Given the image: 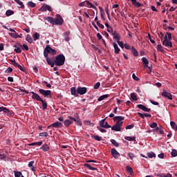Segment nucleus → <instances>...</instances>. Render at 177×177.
Instances as JSON below:
<instances>
[{
  "instance_id": "nucleus-1",
  "label": "nucleus",
  "mask_w": 177,
  "mask_h": 177,
  "mask_svg": "<svg viewBox=\"0 0 177 177\" xmlns=\"http://www.w3.org/2000/svg\"><path fill=\"white\" fill-rule=\"evenodd\" d=\"M54 61L56 66H63L64 64V62H66V57H64V55L63 54H59L55 57Z\"/></svg>"
},
{
  "instance_id": "nucleus-2",
  "label": "nucleus",
  "mask_w": 177,
  "mask_h": 177,
  "mask_svg": "<svg viewBox=\"0 0 177 177\" xmlns=\"http://www.w3.org/2000/svg\"><path fill=\"white\" fill-rule=\"evenodd\" d=\"M49 53H50V55L55 56V55H56V50L55 49L52 48V47H50L49 46H46L44 50V57H48V55H49Z\"/></svg>"
},
{
  "instance_id": "nucleus-3",
  "label": "nucleus",
  "mask_w": 177,
  "mask_h": 177,
  "mask_svg": "<svg viewBox=\"0 0 177 177\" xmlns=\"http://www.w3.org/2000/svg\"><path fill=\"white\" fill-rule=\"evenodd\" d=\"M63 23H64L63 17H62L60 15H57L55 19H54V24L55 26H62Z\"/></svg>"
},
{
  "instance_id": "nucleus-4",
  "label": "nucleus",
  "mask_w": 177,
  "mask_h": 177,
  "mask_svg": "<svg viewBox=\"0 0 177 177\" xmlns=\"http://www.w3.org/2000/svg\"><path fill=\"white\" fill-rule=\"evenodd\" d=\"M125 120V118L122 116H115L113 118V120L115 121V124H118L119 125H122L124 124V121Z\"/></svg>"
},
{
  "instance_id": "nucleus-5",
  "label": "nucleus",
  "mask_w": 177,
  "mask_h": 177,
  "mask_svg": "<svg viewBox=\"0 0 177 177\" xmlns=\"http://www.w3.org/2000/svg\"><path fill=\"white\" fill-rule=\"evenodd\" d=\"M39 93L43 95L44 97H47V96H50L52 95V91L50 90H44L42 88L39 89Z\"/></svg>"
},
{
  "instance_id": "nucleus-6",
  "label": "nucleus",
  "mask_w": 177,
  "mask_h": 177,
  "mask_svg": "<svg viewBox=\"0 0 177 177\" xmlns=\"http://www.w3.org/2000/svg\"><path fill=\"white\" fill-rule=\"evenodd\" d=\"M4 112L8 117H12V112L8 108L5 106H0V113Z\"/></svg>"
},
{
  "instance_id": "nucleus-7",
  "label": "nucleus",
  "mask_w": 177,
  "mask_h": 177,
  "mask_svg": "<svg viewBox=\"0 0 177 177\" xmlns=\"http://www.w3.org/2000/svg\"><path fill=\"white\" fill-rule=\"evenodd\" d=\"M40 12H46V10H48V12H52V7L50 6L47 4H43V6L39 9Z\"/></svg>"
},
{
  "instance_id": "nucleus-8",
  "label": "nucleus",
  "mask_w": 177,
  "mask_h": 177,
  "mask_svg": "<svg viewBox=\"0 0 177 177\" xmlns=\"http://www.w3.org/2000/svg\"><path fill=\"white\" fill-rule=\"evenodd\" d=\"M161 95L163 96V97H166L167 99H169V100H172V94L170 93H168V91L163 90Z\"/></svg>"
},
{
  "instance_id": "nucleus-9",
  "label": "nucleus",
  "mask_w": 177,
  "mask_h": 177,
  "mask_svg": "<svg viewBox=\"0 0 177 177\" xmlns=\"http://www.w3.org/2000/svg\"><path fill=\"white\" fill-rule=\"evenodd\" d=\"M88 88L86 87H81L78 86L77 87V93L78 95H85L86 93Z\"/></svg>"
},
{
  "instance_id": "nucleus-10",
  "label": "nucleus",
  "mask_w": 177,
  "mask_h": 177,
  "mask_svg": "<svg viewBox=\"0 0 177 177\" xmlns=\"http://www.w3.org/2000/svg\"><path fill=\"white\" fill-rule=\"evenodd\" d=\"M32 93V99H34L35 100H37V102H42V98L37 93H35L34 91L30 92Z\"/></svg>"
},
{
  "instance_id": "nucleus-11",
  "label": "nucleus",
  "mask_w": 177,
  "mask_h": 177,
  "mask_svg": "<svg viewBox=\"0 0 177 177\" xmlns=\"http://www.w3.org/2000/svg\"><path fill=\"white\" fill-rule=\"evenodd\" d=\"M163 46H166V48H172V42H171V40L168 39H165L162 41Z\"/></svg>"
},
{
  "instance_id": "nucleus-12",
  "label": "nucleus",
  "mask_w": 177,
  "mask_h": 177,
  "mask_svg": "<svg viewBox=\"0 0 177 177\" xmlns=\"http://www.w3.org/2000/svg\"><path fill=\"white\" fill-rule=\"evenodd\" d=\"M84 6H87L88 8H92V9H94L96 10L97 8L92 3L89 2V1H84Z\"/></svg>"
},
{
  "instance_id": "nucleus-13",
  "label": "nucleus",
  "mask_w": 177,
  "mask_h": 177,
  "mask_svg": "<svg viewBox=\"0 0 177 177\" xmlns=\"http://www.w3.org/2000/svg\"><path fill=\"white\" fill-rule=\"evenodd\" d=\"M50 127H53V128H62L63 127V123L60 122H57L49 125L48 128H50Z\"/></svg>"
},
{
  "instance_id": "nucleus-14",
  "label": "nucleus",
  "mask_w": 177,
  "mask_h": 177,
  "mask_svg": "<svg viewBox=\"0 0 177 177\" xmlns=\"http://www.w3.org/2000/svg\"><path fill=\"white\" fill-rule=\"evenodd\" d=\"M121 127H122L121 124H118L115 123L112 127V131H115L116 132H120L121 131Z\"/></svg>"
},
{
  "instance_id": "nucleus-15",
  "label": "nucleus",
  "mask_w": 177,
  "mask_h": 177,
  "mask_svg": "<svg viewBox=\"0 0 177 177\" xmlns=\"http://www.w3.org/2000/svg\"><path fill=\"white\" fill-rule=\"evenodd\" d=\"M138 108L140 109V110H142V111H146L147 113H150L151 110L150 109L146 107L143 104H138Z\"/></svg>"
},
{
  "instance_id": "nucleus-16",
  "label": "nucleus",
  "mask_w": 177,
  "mask_h": 177,
  "mask_svg": "<svg viewBox=\"0 0 177 177\" xmlns=\"http://www.w3.org/2000/svg\"><path fill=\"white\" fill-rule=\"evenodd\" d=\"M111 153L113 157H114L115 158H118L120 157V156H121V154H120V153L118 151H117L115 149H112L111 150Z\"/></svg>"
},
{
  "instance_id": "nucleus-17",
  "label": "nucleus",
  "mask_w": 177,
  "mask_h": 177,
  "mask_svg": "<svg viewBox=\"0 0 177 177\" xmlns=\"http://www.w3.org/2000/svg\"><path fill=\"white\" fill-rule=\"evenodd\" d=\"M71 94L72 95V96H75V97H78L77 88L76 89L75 87L71 88Z\"/></svg>"
},
{
  "instance_id": "nucleus-18",
  "label": "nucleus",
  "mask_w": 177,
  "mask_h": 177,
  "mask_svg": "<svg viewBox=\"0 0 177 177\" xmlns=\"http://www.w3.org/2000/svg\"><path fill=\"white\" fill-rule=\"evenodd\" d=\"M46 57V60L48 63V66H50V67H55V61L53 62L52 59H50V58H49L48 56L47 57Z\"/></svg>"
},
{
  "instance_id": "nucleus-19",
  "label": "nucleus",
  "mask_w": 177,
  "mask_h": 177,
  "mask_svg": "<svg viewBox=\"0 0 177 177\" xmlns=\"http://www.w3.org/2000/svg\"><path fill=\"white\" fill-rule=\"evenodd\" d=\"M113 45L114 52H115V55H118V53H120V48H118V44H117V43L114 42L113 44Z\"/></svg>"
},
{
  "instance_id": "nucleus-20",
  "label": "nucleus",
  "mask_w": 177,
  "mask_h": 177,
  "mask_svg": "<svg viewBox=\"0 0 177 177\" xmlns=\"http://www.w3.org/2000/svg\"><path fill=\"white\" fill-rule=\"evenodd\" d=\"M44 20H47L48 23H50L51 24L55 25V18L52 17H47L44 19Z\"/></svg>"
},
{
  "instance_id": "nucleus-21",
  "label": "nucleus",
  "mask_w": 177,
  "mask_h": 177,
  "mask_svg": "<svg viewBox=\"0 0 177 177\" xmlns=\"http://www.w3.org/2000/svg\"><path fill=\"white\" fill-rule=\"evenodd\" d=\"M40 149H41V150H42L43 151H45V152H46V151H49V147H48V145H46V144H44V145H43L41 147H40Z\"/></svg>"
},
{
  "instance_id": "nucleus-22",
  "label": "nucleus",
  "mask_w": 177,
  "mask_h": 177,
  "mask_svg": "<svg viewBox=\"0 0 177 177\" xmlns=\"http://www.w3.org/2000/svg\"><path fill=\"white\" fill-rule=\"evenodd\" d=\"M28 167L30 168L31 171H33V172H35V167H34V161L29 162Z\"/></svg>"
},
{
  "instance_id": "nucleus-23",
  "label": "nucleus",
  "mask_w": 177,
  "mask_h": 177,
  "mask_svg": "<svg viewBox=\"0 0 177 177\" xmlns=\"http://www.w3.org/2000/svg\"><path fill=\"white\" fill-rule=\"evenodd\" d=\"M142 63L144 64V67H149V60L147 59V58L143 57L142 58Z\"/></svg>"
},
{
  "instance_id": "nucleus-24",
  "label": "nucleus",
  "mask_w": 177,
  "mask_h": 177,
  "mask_svg": "<svg viewBox=\"0 0 177 177\" xmlns=\"http://www.w3.org/2000/svg\"><path fill=\"white\" fill-rule=\"evenodd\" d=\"M157 50L158 52H161V53H164L165 52V50H164V47H162V46H161V44H158Z\"/></svg>"
},
{
  "instance_id": "nucleus-25",
  "label": "nucleus",
  "mask_w": 177,
  "mask_h": 177,
  "mask_svg": "<svg viewBox=\"0 0 177 177\" xmlns=\"http://www.w3.org/2000/svg\"><path fill=\"white\" fill-rule=\"evenodd\" d=\"M112 35L113 36V39H115L117 42H118L120 39H121V37L120 36V34L116 33V32Z\"/></svg>"
},
{
  "instance_id": "nucleus-26",
  "label": "nucleus",
  "mask_w": 177,
  "mask_h": 177,
  "mask_svg": "<svg viewBox=\"0 0 177 177\" xmlns=\"http://www.w3.org/2000/svg\"><path fill=\"white\" fill-rule=\"evenodd\" d=\"M147 156L148 158H156V153L153 151L148 152Z\"/></svg>"
},
{
  "instance_id": "nucleus-27",
  "label": "nucleus",
  "mask_w": 177,
  "mask_h": 177,
  "mask_svg": "<svg viewBox=\"0 0 177 177\" xmlns=\"http://www.w3.org/2000/svg\"><path fill=\"white\" fill-rule=\"evenodd\" d=\"M26 41H27L28 44H32V42L34 41V40L32 39V37H31V35H26Z\"/></svg>"
},
{
  "instance_id": "nucleus-28",
  "label": "nucleus",
  "mask_w": 177,
  "mask_h": 177,
  "mask_svg": "<svg viewBox=\"0 0 177 177\" xmlns=\"http://www.w3.org/2000/svg\"><path fill=\"white\" fill-rule=\"evenodd\" d=\"M124 139L129 140V142H136V138L135 137L127 136Z\"/></svg>"
},
{
  "instance_id": "nucleus-29",
  "label": "nucleus",
  "mask_w": 177,
  "mask_h": 177,
  "mask_svg": "<svg viewBox=\"0 0 177 177\" xmlns=\"http://www.w3.org/2000/svg\"><path fill=\"white\" fill-rule=\"evenodd\" d=\"M131 52L133 55V56L136 57L138 56L139 53H138V50H136V48L133 46H131Z\"/></svg>"
},
{
  "instance_id": "nucleus-30",
  "label": "nucleus",
  "mask_w": 177,
  "mask_h": 177,
  "mask_svg": "<svg viewBox=\"0 0 177 177\" xmlns=\"http://www.w3.org/2000/svg\"><path fill=\"white\" fill-rule=\"evenodd\" d=\"M15 2H16V3H17L18 5H19V8L21 9H24V4H23V2L20 0H14Z\"/></svg>"
},
{
  "instance_id": "nucleus-31",
  "label": "nucleus",
  "mask_w": 177,
  "mask_h": 177,
  "mask_svg": "<svg viewBox=\"0 0 177 177\" xmlns=\"http://www.w3.org/2000/svg\"><path fill=\"white\" fill-rule=\"evenodd\" d=\"M71 124H73V121L70 120H66L64 121V124L65 125V127H66V128H68V127H70Z\"/></svg>"
},
{
  "instance_id": "nucleus-32",
  "label": "nucleus",
  "mask_w": 177,
  "mask_h": 177,
  "mask_svg": "<svg viewBox=\"0 0 177 177\" xmlns=\"http://www.w3.org/2000/svg\"><path fill=\"white\" fill-rule=\"evenodd\" d=\"M12 15H15V11L12 10H8L6 12V15L7 16V17H9V16H12Z\"/></svg>"
},
{
  "instance_id": "nucleus-33",
  "label": "nucleus",
  "mask_w": 177,
  "mask_h": 177,
  "mask_svg": "<svg viewBox=\"0 0 177 177\" xmlns=\"http://www.w3.org/2000/svg\"><path fill=\"white\" fill-rule=\"evenodd\" d=\"M109 94H105L104 95H101L99 98H98V102H102V100H104V99H106V97H109Z\"/></svg>"
},
{
  "instance_id": "nucleus-34",
  "label": "nucleus",
  "mask_w": 177,
  "mask_h": 177,
  "mask_svg": "<svg viewBox=\"0 0 177 177\" xmlns=\"http://www.w3.org/2000/svg\"><path fill=\"white\" fill-rule=\"evenodd\" d=\"M42 145V141H39L37 142H32L28 145V146H41Z\"/></svg>"
},
{
  "instance_id": "nucleus-35",
  "label": "nucleus",
  "mask_w": 177,
  "mask_h": 177,
  "mask_svg": "<svg viewBox=\"0 0 177 177\" xmlns=\"http://www.w3.org/2000/svg\"><path fill=\"white\" fill-rule=\"evenodd\" d=\"M165 39H169L171 41V39H172V35L169 32H167L165 36Z\"/></svg>"
},
{
  "instance_id": "nucleus-36",
  "label": "nucleus",
  "mask_w": 177,
  "mask_h": 177,
  "mask_svg": "<svg viewBox=\"0 0 177 177\" xmlns=\"http://www.w3.org/2000/svg\"><path fill=\"white\" fill-rule=\"evenodd\" d=\"M40 102L42 103L43 110H46V109H48V104H46V102L44 101V100H42V101Z\"/></svg>"
},
{
  "instance_id": "nucleus-37",
  "label": "nucleus",
  "mask_w": 177,
  "mask_h": 177,
  "mask_svg": "<svg viewBox=\"0 0 177 177\" xmlns=\"http://www.w3.org/2000/svg\"><path fill=\"white\" fill-rule=\"evenodd\" d=\"M84 165L86 168H88V169H91V171H96V168L93 167L90 164L86 163Z\"/></svg>"
},
{
  "instance_id": "nucleus-38",
  "label": "nucleus",
  "mask_w": 177,
  "mask_h": 177,
  "mask_svg": "<svg viewBox=\"0 0 177 177\" xmlns=\"http://www.w3.org/2000/svg\"><path fill=\"white\" fill-rule=\"evenodd\" d=\"M15 176V177H21L24 176L23 174H21V171H14Z\"/></svg>"
},
{
  "instance_id": "nucleus-39",
  "label": "nucleus",
  "mask_w": 177,
  "mask_h": 177,
  "mask_svg": "<svg viewBox=\"0 0 177 177\" xmlns=\"http://www.w3.org/2000/svg\"><path fill=\"white\" fill-rule=\"evenodd\" d=\"M14 48H15V52H16V53H21V48L18 47L17 45H15Z\"/></svg>"
},
{
  "instance_id": "nucleus-40",
  "label": "nucleus",
  "mask_w": 177,
  "mask_h": 177,
  "mask_svg": "<svg viewBox=\"0 0 177 177\" xmlns=\"http://www.w3.org/2000/svg\"><path fill=\"white\" fill-rule=\"evenodd\" d=\"M18 46H22L23 50H28V46H27V44L21 45V44H18Z\"/></svg>"
},
{
  "instance_id": "nucleus-41",
  "label": "nucleus",
  "mask_w": 177,
  "mask_h": 177,
  "mask_svg": "<svg viewBox=\"0 0 177 177\" xmlns=\"http://www.w3.org/2000/svg\"><path fill=\"white\" fill-rule=\"evenodd\" d=\"M40 35L38 32H35L33 34V39L34 41H37V39H39Z\"/></svg>"
},
{
  "instance_id": "nucleus-42",
  "label": "nucleus",
  "mask_w": 177,
  "mask_h": 177,
  "mask_svg": "<svg viewBox=\"0 0 177 177\" xmlns=\"http://www.w3.org/2000/svg\"><path fill=\"white\" fill-rule=\"evenodd\" d=\"M28 6H29L30 8H35V6H37V4H35V3L32 1H29L28 2Z\"/></svg>"
},
{
  "instance_id": "nucleus-43",
  "label": "nucleus",
  "mask_w": 177,
  "mask_h": 177,
  "mask_svg": "<svg viewBox=\"0 0 177 177\" xmlns=\"http://www.w3.org/2000/svg\"><path fill=\"white\" fill-rule=\"evenodd\" d=\"M111 143H112V145H113V146H115V147H118V146H120V145L118 144V142H117V141H115V140H111Z\"/></svg>"
},
{
  "instance_id": "nucleus-44",
  "label": "nucleus",
  "mask_w": 177,
  "mask_h": 177,
  "mask_svg": "<svg viewBox=\"0 0 177 177\" xmlns=\"http://www.w3.org/2000/svg\"><path fill=\"white\" fill-rule=\"evenodd\" d=\"M170 125H171L172 129H174V131H175V129H176V123L175 122H174V121L170 122Z\"/></svg>"
},
{
  "instance_id": "nucleus-45",
  "label": "nucleus",
  "mask_w": 177,
  "mask_h": 177,
  "mask_svg": "<svg viewBox=\"0 0 177 177\" xmlns=\"http://www.w3.org/2000/svg\"><path fill=\"white\" fill-rule=\"evenodd\" d=\"M171 157H176L177 156V151L176 149H172L171 152Z\"/></svg>"
},
{
  "instance_id": "nucleus-46",
  "label": "nucleus",
  "mask_w": 177,
  "mask_h": 177,
  "mask_svg": "<svg viewBox=\"0 0 177 177\" xmlns=\"http://www.w3.org/2000/svg\"><path fill=\"white\" fill-rule=\"evenodd\" d=\"M149 127L150 128H157V127H158V124H157V122H153L149 124Z\"/></svg>"
},
{
  "instance_id": "nucleus-47",
  "label": "nucleus",
  "mask_w": 177,
  "mask_h": 177,
  "mask_svg": "<svg viewBox=\"0 0 177 177\" xmlns=\"http://www.w3.org/2000/svg\"><path fill=\"white\" fill-rule=\"evenodd\" d=\"M107 31H108V32L111 34V35H113L115 32V31L113 30V28L112 27L108 28Z\"/></svg>"
},
{
  "instance_id": "nucleus-48",
  "label": "nucleus",
  "mask_w": 177,
  "mask_h": 177,
  "mask_svg": "<svg viewBox=\"0 0 177 177\" xmlns=\"http://www.w3.org/2000/svg\"><path fill=\"white\" fill-rule=\"evenodd\" d=\"M118 44L119 45V46H120V48H122V49H124V42L121 41L119 40V41H117Z\"/></svg>"
},
{
  "instance_id": "nucleus-49",
  "label": "nucleus",
  "mask_w": 177,
  "mask_h": 177,
  "mask_svg": "<svg viewBox=\"0 0 177 177\" xmlns=\"http://www.w3.org/2000/svg\"><path fill=\"white\" fill-rule=\"evenodd\" d=\"M131 97L133 100H138V97H136V95H135L133 93L131 94Z\"/></svg>"
},
{
  "instance_id": "nucleus-50",
  "label": "nucleus",
  "mask_w": 177,
  "mask_h": 177,
  "mask_svg": "<svg viewBox=\"0 0 177 177\" xmlns=\"http://www.w3.org/2000/svg\"><path fill=\"white\" fill-rule=\"evenodd\" d=\"M128 156L129 157L130 160H133V158H135V154L131 152L128 153Z\"/></svg>"
},
{
  "instance_id": "nucleus-51",
  "label": "nucleus",
  "mask_w": 177,
  "mask_h": 177,
  "mask_svg": "<svg viewBox=\"0 0 177 177\" xmlns=\"http://www.w3.org/2000/svg\"><path fill=\"white\" fill-rule=\"evenodd\" d=\"M100 86V82H98L94 84L93 88L94 89H99Z\"/></svg>"
},
{
  "instance_id": "nucleus-52",
  "label": "nucleus",
  "mask_w": 177,
  "mask_h": 177,
  "mask_svg": "<svg viewBox=\"0 0 177 177\" xmlns=\"http://www.w3.org/2000/svg\"><path fill=\"white\" fill-rule=\"evenodd\" d=\"M106 119H102L100 121V126L101 128H103L104 127V121Z\"/></svg>"
},
{
  "instance_id": "nucleus-53",
  "label": "nucleus",
  "mask_w": 177,
  "mask_h": 177,
  "mask_svg": "<svg viewBox=\"0 0 177 177\" xmlns=\"http://www.w3.org/2000/svg\"><path fill=\"white\" fill-rule=\"evenodd\" d=\"M126 169H127V172H129L130 174L133 172L132 167H131L129 166H127Z\"/></svg>"
},
{
  "instance_id": "nucleus-54",
  "label": "nucleus",
  "mask_w": 177,
  "mask_h": 177,
  "mask_svg": "<svg viewBox=\"0 0 177 177\" xmlns=\"http://www.w3.org/2000/svg\"><path fill=\"white\" fill-rule=\"evenodd\" d=\"M95 140H97V142H100L102 140V137L99 136H94Z\"/></svg>"
},
{
  "instance_id": "nucleus-55",
  "label": "nucleus",
  "mask_w": 177,
  "mask_h": 177,
  "mask_svg": "<svg viewBox=\"0 0 177 177\" xmlns=\"http://www.w3.org/2000/svg\"><path fill=\"white\" fill-rule=\"evenodd\" d=\"M39 136L46 138V136H48V132H44V133H40L39 134Z\"/></svg>"
},
{
  "instance_id": "nucleus-56",
  "label": "nucleus",
  "mask_w": 177,
  "mask_h": 177,
  "mask_svg": "<svg viewBox=\"0 0 177 177\" xmlns=\"http://www.w3.org/2000/svg\"><path fill=\"white\" fill-rule=\"evenodd\" d=\"M132 78H133V80H134L135 81H139V80H140L139 77H138L135 73H133V75H132Z\"/></svg>"
},
{
  "instance_id": "nucleus-57",
  "label": "nucleus",
  "mask_w": 177,
  "mask_h": 177,
  "mask_svg": "<svg viewBox=\"0 0 177 177\" xmlns=\"http://www.w3.org/2000/svg\"><path fill=\"white\" fill-rule=\"evenodd\" d=\"M103 128H106V129H107L109 128H111V126H110V124H109V122H106L105 124H104Z\"/></svg>"
},
{
  "instance_id": "nucleus-58",
  "label": "nucleus",
  "mask_w": 177,
  "mask_h": 177,
  "mask_svg": "<svg viewBox=\"0 0 177 177\" xmlns=\"http://www.w3.org/2000/svg\"><path fill=\"white\" fill-rule=\"evenodd\" d=\"M4 158H6V154L0 153V160H3Z\"/></svg>"
},
{
  "instance_id": "nucleus-59",
  "label": "nucleus",
  "mask_w": 177,
  "mask_h": 177,
  "mask_svg": "<svg viewBox=\"0 0 177 177\" xmlns=\"http://www.w3.org/2000/svg\"><path fill=\"white\" fill-rule=\"evenodd\" d=\"M17 67H18V68H19V70H21V71H26V68L24 67L21 66V65H20L19 64Z\"/></svg>"
},
{
  "instance_id": "nucleus-60",
  "label": "nucleus",
  "mask_w": 177,
  "mask_h": 177,
  "mask_svg": "<svg viewBox=\"0 0 177 177\" xmlns=\"http://www.w3.org/2000/svg\"><path fill=\"white\" fill-rule=\"evenodd\" d=\"M150 103H151V104H153L154 106H158V102H156L154 100H149Z\"/></svg>"
},
{
  "instance_id": "nucleus-61",
  "label": "nucleus",
  "mask_w": 177,
  "mask_h": 177,
  "mask_svg": "<svg viewBox=\"0 0 177 177\" xmlns=\"http://www.w3.org/2000/svg\"><path fill=\"white\" fill-rule=\"evenodd\" d=\"M12 71H13V69L10 67H8L6 70V73H7V74H9V73H12Z\"/></svg>"
},
{
  "instance_id": "nucleus-62",
  "label": "nucleus",
  "mask_w": 177,
  "mask_h": 177,
  "mask_svg": "<svg viewBox=\"0 0 177 177\" xmlns=\"http://www.w3.org/2000/svg\"><path fill=\"white\" fill-rule=\"evenodd\" d=\"M10 62H11V63L13 64V66H17H17H18V63L17 62H16V60L15 59H12V60H10Z\"/></svg>"
},
{
  "instance_id": "nucleus-63",
  "label": "nucleus",
  "mask_w": 177,
  "mask_h": 177,
  "mask_svg": "<svg viewBox=\"0 0 177 177\" xmlns=\"http://www.w3.org/2000/svg\"><path fill=\"white\" fill-rule=\"evenodd\" d=\"M124 48H125V49H127V50H129V49H132V47H131L130 45L127 44H124Z\"/></svg>"
},
{
  "instance_id": "nucleus-64",
  "label": "nucleus",
  "mask_w": 177,
  "mask_h": 177,
  "mask_svg": "<svg viewBox=\"0 0 177 177\" xmlns=\"http://www.w3.org/2000/svg\"><path fill=\"white\" fill-rule=\"evenodd\" d=\"M135 127L134 124H129L126 127V129H132Z\"/></svg>"
}]
</instances>
